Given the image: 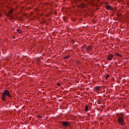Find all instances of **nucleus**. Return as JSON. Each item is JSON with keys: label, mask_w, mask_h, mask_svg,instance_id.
Listing matches in <instances>:
<instances>
[{"label": "nucleus", "mask_w": 129, "mask_h": 129, "mask_svg": "<svg viewBox=\"0 0 129 129\" xmlns=\"http://www.w3.org/2000/svg\"><path fill=\"white\" fill-rule=\"evenodd\" d=\"M105 8H106V10H108V11H109L110 10L111 11H112V10H113V8L112 7H111V6H110V5H106Z\"/></svg>", "instance_id": "obj_5"}, {"label": "nucleus", "mask_w": 129, "mask_h": 129, "mask_svg": "<svg viewBox=\"0 0 129 129\" xmlns=\"http://www.w3.org/2000/svg\"><path fill=\"white\" fill-rule=\"evenodd\" d=\"M57 86H61V84H60V83H57Z\"/></svg>", "instance_id": "obj_17"}, {"label": "nucleus", "mask_w": 129, "mask_h": 129, "mask_svg": "<svg viewBox=\"0 0 129 129\" xmlns=\"http://www.w3.org/2000/svg\"><path fill=\"white\" fill-rule=\"evenodd\" d=\"M0 54H1V51H0Z\"/></svg>", "instance_id": "obj_21"}, {"label": "nucleus", "mask_w": 129, "mask_h": 129, "mask_svg": "<svg viewBox=\"0 0 129 129\" xmlns=\"http://www.w3.org/2000/svg\"><path fill=\"white\" fill-rule=\"evenodd\" d=\"M115 56H117V57H120L121 58H122V55L119 54L118 53L116 52L114 53Z\"/></svg>", "instance_id": "obj_7"}, {"label": "nucleus", "mask_w": 129, "mask_h": 129, "mask_svg": "<svg viewBox=\"0 0 129 129\" xmlns=\"http://www.w3.org/2000/svg\"><path fill=\"white\" fill-rule=\"evenodd\" d=\"M37 117L38 118H42V116L41 115H37Z\"/></svg>", "instance_id": "obj_16"}, {"label": "nucleus", "mask_w": 129, "mask_h": 129, "mask_svg": "<svg viewBox=\"0 0 129 129\" xmlns=\"http://www.w3.org/2000/svg\"><path fill=\"white\" fill-rule=\"evenodd\" d=\"M6 96H8L10 98H12V95H11V93L9 90H6L2 94V100L3 101H5L7 99V97Z\"/></svg>", "instance_id": "obj_1"}, {"label": "nucleus", "mask_w": 129, "mask_h": 129, "mask_svg": "<svg viewBox=\"0 0 129 129\" xmlns=\"http://www.w3.org/2000/svg\"><path fill=\"white\" fill-rule=\"evenodd\" d=\"M17 31L19 34H21L22 33V31L19 29H17Z\"/></svg>", "instance_id": "obj_13"}, {"label": "nucleus", "mask_w": 129, "mask_h": 129, "mask_svg": "<svg viewBox=\"0 0 129 129\" xmlns=\"http://www.w3.org/2000/svg\"><path fill=\"white\" fill-rule=\"evenodd\" d=\"M117 120L118 123H119V124H121V125H122V126H123V125L125 124V123L124 122V119H123V118H122V117H118Z\"/></svg>", "instance_id": "obj_2"}, {"label": "nucleus", "mask_w": 129, "mask_h": 129, "mask_svg": "<svg viewBox=\"0 0 129 129\" xmlns=\"http://www.w3.org/2000/svg\"><path fill=\"white\" fill-rule=\"evenodd\" d=\"M62 124L63 126H70V123L68 121H62Z\"/></svg>", "instance_id": "obj_3"}, {"label": "nucleus", "mask_w": 129, "mask_h": 129, "mask_svg": "<svg viewBox=\"0 0 129 129\" xmlns=\"http://www.w3.org/2000/svg\"><path fill=\"white\" fill-rule=\"evenodd\" d=\"M98 104H100V101H99L98 102Z\"/></svg>", "instance_id": "obj_18"}, {"label": "nucleus", "mask_w": 129, "mask_h": 129, "mask_svg": "<svg viewBox=\"0 0 129 129\" xmlns=\"http://www.w3.org/2000/svg\"><path fill=\"white\" fill-rule=\"evenodd\" d=\"M88 108H89L88 107V106H87V105H85V108L86 112V111H88Z\"/></svg>", "instance_id": "obj_9"}, {"label": "nucleus", "mask_w": 129, "mask_h": 129, "mask_svg": "<svg viewBox=\"0 0 129 129\" xmlns=\"http://www.w3.org/2000/svg\"><path fill=\"white\" fill-rule=\"evenodd\" d=\"M95 89H96V90L99 91V90H100V87H95Z\"/></svg>", "instance_id": "obj_12"}, {"label": "nucleus", "mask_w": 129, "mask_h": 129, "mask_svg": "<svg viewBox=\"0 0 129 129\" xmlns=\"http://www.w3.org/2000/svg\"><path fill=\"white\" fill-rule=\"evenodd\" d=\"M108 77H109V75H107L105 77V79L107 80Z\"/></svg>", "instance_id": "obj_15"}, {"label": "nucleus", "mask_w": 129, "mask_h": 129, "mask_svg": "<svg viewBox=\"0 0 129 129\" xmlns=\"http://www.w3.org/2000/svg\"><path fill=\"white\" fill-rule=\"evenodd\" d=\"M73 43H75V41H74V40H73Z\"/></svg>", "instance_id": "obj_20"}, {"label": "nucleus", "mask_w": 129, "mask_h": 129, "mask_svg": "<svg viewBox=\"0 0 129 129\" xmlns=\"http://www.w3.org/2000/svg\"><path fill=\"white\" fill-rule=\"evenodd\" d=\"M13 39H15L16 37L15 36H13Z\"/></svg>", "instance_id": "obj_19"}, {"label": "nucleus", "mask_w": 129, "mask_h": 129, "mask_svg": "<svg viewBox=\"0 0 129 129\" xmlns=\"http://www.w3.org/2000/svg\"><path fill=\"white\" fill-rule=\"evenodd\" d=\"M92 49H93V46L91 45H88L87 46L86 51L88 52H90V51H92Z\"/></svg>", "instance_id": "obj_4"}, {"label": "nucleus", "mask_w": 129, "mask_h": 129, "mask_svg": "<svg viewBox=\"0 0 129 129\" xmlns=\"http://www.w3.org/2000/svg\"><path fill=\"white\" fill-rule=\"evenodd\" d=\"M85 48H86V45L84 44L83 46L82 47V49L85 50Z\"/></svg>", "instance_id": "obj_11"}, {"label": "nucleus", "mask_w": 129, "mask_h": 129, "mask_svg": "<svg viewBox=\"0 0 129 129\" xmlns=\"http://www.w3.org/2000/svg\"><path fill=\"white\" fill-rule=\"evenodd\" d=\"M113 57H114V55L112 54H110L107 57L108 60H109V61L112 60V59H113Z\"/></svg>", "instance_id": "obj_6"}, {"label": "nucleus", "mask_w": 129, "mask_h": 129, "mask_svg": "<svg viewBox=\"0 0 129 129\" xmlns=\"http://www.w3.org/2000/svg\"><path fill=\"white\" fill-rule=\"evenodd\" d=\"M68 58H70V55H68L64 57V59H68Z\"/></svg>", "instance_id": "obj_14"}, {"label": "nucleus", "mask_w": 129, "mask_h": 129, "mask_svg": "<svg viewBox=\"0 0 129 129\" xmlns=\"http://www.w3.org/2000/svg\"><path fill=\"white\" fill-rule=\"evenodd\" d=\"M12 14H13V10H10L9 11V16L11 17V16L12 15Z\"/></svg>", "instance_id": "obj_8"}, {"label": "nucleus", "mask_w": 129, "mask_h": 129, "mask_svg": "<svg viewBox=\"0 0 129 129\" xmlns=\"http://www.w3.org/2000/svg\"><path fill=\"white\" fill-rule=\"evenodd\" d=\"M81 8H85V7H86L85 4L82 3V4L81 5Z\"/></svg>", "instance_id": "obj_10"}]
</instances>
